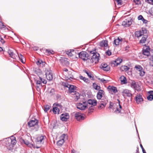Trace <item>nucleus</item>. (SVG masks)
<instances>
[{
  "label": "nucleus",
  "instance_id": "obj_37",
  "mask_svg": "<svg viewBox=\"0 0 153 153\" xmlns=\"http://www.w3.org/2000/svg\"><path fill=\"white\" fill-rule=\"evenodd\" d=\"M23 142H24V143L25 144L27 145L28 146H29L30 147H31L32 146H33V144L30 143L27 140H23Z\"/></svg>",
  "mask_w": 153,
  "mask_h": 153
},
{
  "label": "nucleus",
  "instance_id": "obj_56",
  "mask_svg": "<svg viewBox=\"0 0 153 153\" xmlns=\"http://www.w3.org/2000/svg\"><path fill=\"white\" fill-rule=\"evenodd\" d=\"M54 90L53 89H52L50 91V93L51 94V95H53L54 92Z\"/></svg>",
  "mask_w": 153,
  "mask_h": 153
},
{
  "label": "nucleus",
  "instance_id": "obj_36",
  "mask_svg": "<svg viewBox=\"0 0 153 153\" xmlns=\"http://www.w3.org/2000/svg\"><path fill=\"white\" fill-rule=\"evenodd\" d=\"M80 79H81L83 80L85 82L88 83H89V80L88 78H85L82 76H80L79 77Z\"/></svg>",
  "mask_w": 153,
  "mask_h": 153
},
{
  "label": "nucleus",
  "instance_id": "obj_34",
  "mask_svg": "<svg viewBox=\"0 0 153 153\" xmlns=\"http://www.w3.org/2000/svg\"><path fill=\"white\" fill-rule=\"evenodd\" d=\"M92 86L93 88L96 90L99 91L100 90V86L97 85L96 83H93V84Z\"/></svg>",
  "mask_w": 153,
  "mask_h": 153
},
{
  "label": "nucleus",
  "instance_id": "obj_25",
  "mask_svg": "<svg viewBox=\"0 0 153 153\" xmlns=\"http://www.w3.org/2000/svg\"><path fill=\"white\" fill-rule=\"evenodd\" d=\"M66 76L67 79V80L69 79L71 80L74 78L73 76L71 74V72H69L68 74L66 75Z\"/></svg>",
  "mask_w": 153,
  "mask_h": 153
},
{
  "label": "nucleus",
  "instance_id": "obj_39",
  "mask_svg": "<svg viewBox=\"0 0 153 153\" xmlns=\"http://www.w3.org/2000/svg\"><path fill=\"white\" fill-rule=\"evenodd\" d=\"M45 52L47 53V55H49L50 54H53L54 53V51L52 50L49 49H47L45 51Z\"/></svg>",
  "mask_w": 153,
  "mask_h": 153
},
{
  "label": "nucleus",
  "instance_id": "obj_28",
  "mask_svg": "<svg viewBox=\"0 0 153 153\" xmlns=\"http://www.w3.org/2000/svg\"><path fill=\"white\" fill-rule=\"evenodd\" d=\"M17 55L18 56V57L22 63H24L25 60L24 57L21 54H20V55H19L18 53H17Z\"/></svg>",
  "mask_w": 153,
  "mask_h": 153
},
{
  "label": "nucleus",
  "instance_id": "obj_60",
  "mask_svg": "<svg viewBox=\"0 0 153 153\" xmlns=\"http://www.w3.org/2000/svg\"><path fill=\"white\" fill-rule=\"evenodd\" d=\"M112 103H111L110 102V106L109 107V108H111L112 107Z\"/></svg>",
  "mask_w": 153,
  "mask_h": 153
},
{
  "label": "nucleus",
  "instance_id": "obj_21",
  "mask_svg": "<svg viewBox=\"0 0 153 153\" xmlns=\"http://www.w3.org/2000/svg\"><path fill=\"white\" fill-rule=\"evenodd\" d=\"M122 42V39L119 37H118L117 39H115L114 40V44L116 45H119Z\"/></svg>",
  "mask_w": 153,
  "mask_h": 153
},
{
  "label": "nucleus",
  "instance_id": "obj_61",
  "mask_svg": "<svg viewBox=\"0 0 153 153\" xmlns=\"http://www.w3.org/2000/svg\"><path fill=\"white\" fill-rule=\"evenodd\" d=\"M136 152H137L136 153H139V148H138V147H137V149H136Z\"/></svg>",
  "mask_w": 153,
  "mask_h": 153
},
{
  "label": "nucleus",
  "instance_id": "obj_8",
  "mask_svg": "<svg viewBox=\"0 0 153 153\" xmlns=\"http://www.w3.org/2000/svg\"><path fill=\"white\" fill-rule=\"evenodd\" d=\"M122 93V95L124 97H131L132 96L131 91L127 89H123Z\"/></svg>",
  "mask_w": 153,
  "mask_h": 153
},
{
  "label": "nucleus",
  "instance_id": "obj_18",
  "mask_svg": "<svg viewBox=\"0 0 153 153\" xmlns=\"http://www.w3.org/2000/svg\"><path fill=\"white\" fill-rule=\"evenodd\" d=\"M144 34V32L143 30H142L137 31L135 32L134 35L135 37L139 38Z\"/></svg>",
  "mask_w": 153,
  "mask_h": 153
},
{
  "label": "nucleus",
  "instance_id": "obj_52",
  "mask_svg": "<svg viewBox=\"0 0 153 153\" xmlns=\"http://www.w3.org/2000/svg\"><path fill=\"white\" fill-rule=\"evenodd\" d=\"M66 135L65 134H62L60 137V139H63L65 138V137Z\"/></svg>",
  "mask_w": 153,
  "mask_h": 153
},
{
  "label": "nucleus",
  "instance_id": "obj_57",
  "mask_svg": "<svg viewBox=\"0 0 153 153\" xmlns=\"http://www.w3.org/2000/svg\"><path fill=\"white\" fill-rule=\"evenodd\" d=\"M98 79L100 80L101 82H103L105 81V80L103 78H98Z\"/></svg>",
  "mask_w": 153,
  "mask_h": 153
},
{
  "label": "nucleus",
  "instance_id": "obj_23",
  "mask_svg": "<svg viewBox=\"0 0 153 153\" xmlns=\"http://www.w3.org/2000/svg\"><path fill=\"white\" fill-rule=\"evenodd\" d=\"M97 102L95 100H92L91 99H89L88 101V103L89 105L95 106L97 104Z\"/></svg>",
  "mask_w": 153,
  "mask_h": 153
},
{
  "label": "nucleus",
  "instance_id": "obj_40",
  "mask_svg": "<svg viewBox=\"0 0 153 153\" xmlns=\"http://www.w3.org/2000/svg\"><path fill=\"white\" fill-rule=\"evenodd\" d=\"M45 64V62L42 61V60H39L36 62V64L38 65H44Z\"/></svg>",
  "mask_w": 153,
  "mask_h": 153
},
{
  "label": "nucleus",
  "instance_id": "obj_26",
  "mask_svg": "<svg viewBox=\"0 0 153 153\" xmlns=\"http://www.w3.org/2000/svg\"><path fill=\"white\" fill-rule=\"evenodd\" d=\"M83 72L85 73H86L88 76L91 79L93 80L94 79V77L93 75L91 74V73L87 71L86 70H83Z\"/></svg>",
  "mask_w": 153,
  "mask_h": 153
},
{
  "label": "nucleus",
  "instance_id": "obj_32",
  "mask_svg": "<svg viewBox=\"0 0 153 153\" xmlns=\"http://www.w3.org/2000/svg\"><path fill=\"white\" fill-rule=\"evenodd\" d=\"M122 61V59L120 58L117 59L114 62L115 65H116L117 66L119 65Z\"/></svg>",
  "mask_w": 153,
  "mask_h": 153
},
{
  "label": "nucleus",
  "instance_id": "obj_64",
  "mask_svg": "<svg viewBox=\"0 0 153 153\" xmlns=\"http://www.w3.org/2000/svg\"><path fill=\"white\" fill-rule=\"evenodd\" d=\"M107 42H108L106 40V43H105V44H106V47L107 46H108V43Z\"/></svg>",
  "mask_w": 153,
  "mask_h": 153
},
{
  "label": "nucleus",
  "instance_id": "obj_2",
  "mask_svg": "<svg viewBox=\"0 0 153 153\" xmlns=\"http://www.w3.org/2000/svg\"><path fill=\"white\" fill-rule=\"evenodd\" d=\"M99 53L96 52L95 50L90 51L89 53V62L92 63L94 62L95 64L97 63L99 59Z\"/></svg>",
  "mask_w": 153,
  "mask_h": 153
},
{
  "label": "nucleus",
  "instance_id": "obj_6",
  "mask_svg": "<svg viewBox=\"0 0 153 153\" xmlns=\"http://www.w3.org/2000/svg\"><path fill=\"white\" fill-rule=\"evenodd\" d=\"M131 86L135 90L137 91H140L141 90V86L139 85L137 83H136L133 80H131Z\"/></svg>",
  "mask_w": 153,
  "mask_h": 153
},
{
  "label": "nucleus",
  "instance_id": "obj_53",
  "mask_svg": "<svg viewBox=\"0 0 153 153\" xmlns=\"http://www.w3.org/2000/svg\"><path fill=\"white\" fill-rule=\"evenodd\" d=\"M0 42H1V43L3 44L5 43V41L4 40V39H2V38L0 37Z\"/></svg>",
  "mask_w": 153,
  "mask_h": 153
},
{
  "label": "nucleus",
  "instance_id": "obj_5",
  "mask_svg": "<svg viewBox=\"0 0 153 153\" xmlns=\"http://www.w3.org/2000/svg\"><path fill=\"white\" fill-rule=\"evenodd\" d=\"M78 56L79 58L82 59L83 60H89V54H88L85 51H82L80 52L78 54Z\"/></svg>",
  "mask_w": 153,
  "mask_h": 153
},
{
  "label": "nucleus",
  "instance_id": "obj_46",
  "mask_svg": "<svg viewBox=\"0 0 153 153\" xmlns=\"http://www.w3.org/2000/svg\"><path fill=\"white\" fill-rule=\"evenodd\" d=\"M149 4L153 5V0H145Z\"/></svg>",
  "mask_w": 153,
  "mask_h": 153
},
{
  "label": "nucleus",
  "instance_id": "obj_48",
  "mask_svg": "<svg viewBox=\"0 0 153 153\" xmlns=\"http://www.w3.org/2000/svg\"><path fill=\"white\" fill-rule=\"evenodd\" d=\"M5 26L4 25L3 23L1 22H0V28H3L5 27Z\"/></svg>",
  "mask_w": 153,
  "mask_h": 153
},
{
  "label": "nucleus",
  "instance_id": "obj_35",
  "mask_svg": "<svg viewBox=\"0 0 153 153\" xmlns=\"http://www.w3.org/2000/svg\"><path fill=\"white\" fill-rule=\"evenodd\" d=\"M64 142V140L63 139H60V140H59L58 141L57 143V145L59 146H61L63 144V143Z\"/></svg>",
  "mask_w": 153,
  "mask_h": 153
},
{
  "label": "nucleus",
  "instance_id": "obj_7",
  "mask_svg": "<svg viewBox=\"0 0 153 153\" xmlns=\"http://www.w3.org/2000/svg\"><path fill=\"white\" fill-rule=\"evenodd\" d=\"M75 118L77 120L80 121L85 118V115L79 112H76L74 114Z\"/></svg>",
  "mask_w": 153,
  "mask_h": 153
},
{
  "label": "nucleus",
  "instance_id": "obj_17",
  "mask_svg": "<svg viewBox=\"0 0 153 153\" xmlns=\"http://www.w3.org/2000/svg\"><path fill=\"white\" fill-rule=\"evenodd\" d=\"M38 121L37 120H31L28 122V125L30 127L34 126L38 124Z\"/></svg>",
  "mask_w": 153,
  "mask_h": 153
},
{
  "label": "nucleus",
  "instance_id": "obj_22",
  "mask_svg": "<svg viewBox=\"0 0 153 153\" xmlns=\"http://www.w3.org/2000/svg\"><path fill=\"white\" fill-rule=\"evenodd\" d=\"M104 92V91L102 90H100L98 92L97 94V99H100L102 96V94Z\"/></svg>",
  "mask_w": 153,
  "mask_h": 153
},
{
  "label": "nucleus",
  "instance_id": "obj_24",
  "mask_svg": "<svg viewBox=\"0 0 153 153\" xmlns=\"http://www.w3.org/2000/svg\"><path fill=\"white\" fill-rule=\"evenodd\" d=\"M120 80L122 84H125L127 83L126 78L123 76H122L120 77Z\"/></svg>",
  "mask_w": 153,
  "mask_h": 153
},
{
  "label": "nucleus",
  "instance_id": "obj_9",
  "mask_svg": "<svg viewBox=\"0 0 153 153\" xmlns=\"http://www.w3.org/2000/svg\"><path fill=\"white\" fill-rule=\"evenodd\" d=\"M64 85L65 87L68 88V90L70 93H71L74 92L76 88V86L70 85L68 83H65Z\"/></svg>",
  "mask_w": 153,
  "mask_h": 153
},
{
  "label": "nucleus",
  "instance_id": "obj_47",
  "mask_svg": "<svg viewBox=\"0 0 153 153\" xmlns=\"http://www.w3.org/2000/svg\"><path fill=\"white\" fill-rule=\"evenodd\" d=\"M105 64H102L100 66V68L102 69L104 71H105Z\"/></svg>",
  "mask_w": 153,
  "mask_h": 153
},
{
  "label": "nucleus",
  "instance_id": "obj_3",
  "mask_svg": "<svg viewBox=\"0 0 153 153\" xmlns=\"http://www.w3.org/2000/svg\"><path fill=\"white\" fill-rule=\"evenodd\" d=\"M39 80H37L36 81V88L38 91H40L41 88H42V83L44 84H46L47 81L46 80L43 79L41 77H39Z\"/></svg>",
  "mask_w": 153,
  "mask_h": 153
},
{
  "label": "nucleus",
  "instance_id": "obj_43",
  "mask_svg": "<svg viewBox=\"0 0 153 153\" xmlns=\"http://www.w3.org/2000/svg\"><path fill=\"white\" fill-rule=\"evenodd\" d=\"M139 72V74L140 76H143L145 75V72L143 69L141 70V71H140Z\"/></svg>",
  "mask_w": 153,
  "mask_h": 153
},
{
  "label": "nucleus",
  "instance_id": "obj_58",
  "mask_svg": "<svg viewBox=\"0 0 153 153\" xmlns=\"http://www.w3.org/2000/svg\"><path fill=\"white\" fill-rule=\"evenodd\" d=\"M142 20L143 23L145 24L147 23L148 22V21L146 20L144 18H143V19H142Z\"/></svg>",
  "mask_w": 153,
  "mask_h": 153
},
{
  "label": "nucleus",
  "instance_id": "obj_62",
  "mask_svg": "<svg viewBox=\"0 0 153 153\" xmlns=\"http://www.w3.org/2000/svg\"><path fill=\"white\" fill-rule=\"evenodd\" d=\"M140 147L141 148L142 150H143V149H144L143 147V146L141 144H140Z\"/></svg>",
  "mask_w": 153,
  "mask_h": 153
},
{
  "label": "nucleus",
  "instance_id": "obj_41",
  "mask_svg": "<svg viewBox=\"0 0 153 153\" xmlns=\"http://www.w3.org/2000/svg\"><path fill=\"white\" fill-rule=\"evenodd\" d=\"M135 68H136L137 71H141V70L143 69L142 67L140 65H136Z\"/></svg>",
  "mask_w": 153,
  "mask_h": 153
},
{
  "label": "nucleus",
  "instance_id": "obj_42",
  "mask_svg": "<svg viewBox=\"0 0 153 153\" xmlns=\"http://www.w3.org/2000/svg\"><path fill=\"white\" fill-rule=\"evenodd\" d=\"M133 1L137 5L141 4L140 0H133Z\"/></svg>",
  "mask_w": 153,
  "mask_h": 153
},
{
  "label": "nucleus",
  "instance_id": "obj_14",
  "mask_svg": "<svg viewBox=\"0 0 153 153\" xmlns=\"http://www.w3.org/2000/svg\"><path fill=\"white\" fill-rule=\"evenodd\" d=\"M108 91L110 93H112V92L115 93L117 92V88L115 87L109 86L107 88Z\"/></svg>",
  "mask_w": 153,
  "mask_h": 153
},
{
  "label": "nucleus",
  "instance_id": "obj_59",
  "mask_svg": "<svg viewBox=\"0 0 153 153\" xmlns=\"http://www.w3.org/2000/svg\"><path fill=\"white\" fill-rule=\"evenodd\" d=\"M67 53L68 54L69 56H72V54L71 52L69 53L68 52Z\"/></svg>",
  "mask_w": 153,
  "mask_h": 153
},
{
  "label": "nucleus",
  "instance_id": "obj_16",
  "mask_svg": "<svg viewBox=\"0 0 153 153\" xmlns=\"http://www.w3.org/2000/svg\"><path fill=\"white\" fill-rule=\"evenodd\" d=\"M135 100L137 103H140L143 101L142 95L141 94H137L135 97Z\"/></svg>",
  "mask_w": 153,
  "mask_h": 153
},
{
  "label": "nucleus",
  "instance_id": "obj_4",
  "mask_svg": "<svg viewBox=\"0 0 153 153\" xmlns=\"http://www.w3.org/2000/svg\"><path fill=\"white\" fill-rule=\"evenodd\" d=\"M45 72L47 79L49 81L52 80L53 79V74L50 68H46Z\"/></svg>",
  "mask_w": 153,
  "mask_h": 153
},
{
  "label": "nucleus",
  "instance_id": "obj_15",
  "mask_svg": "<svg viewBox=\"0 0 153 153\" xmlns=\"http://www.w3.org/2000/svg\"><path fill=\"white\" fill-rule=\"evenodd\" d=\"M7 52L10 56L13 59H16L17 57V53L16 54L12 50L9 49Z\"/></svg>",
  "mask_w": 153,
  "mask_h": 153
},
{
  "label": "nucleus",
  "instance_id": "obj_10",
  "mask_svg": "<svg viewBox=\"0 0 153 153\" xmlns=\"http://www.w3.org/2000/svg\"><path fill=\"white\" fill-rule=\"evenodd\" d=\"M69 115L67 113H65L61 114L60 116V119L63 121H66L69 118Z\"/></svg>",
  "mask_w": 153,
  "mask_h": 153
},
{
  "label": "nucleus",
  "instance_id": "obj_63",
  "mask_svg": "<svg viewBox=\"0 0 153 153\" xmlns=\"http://www.w3.org/2000/svg\"><path fill=\"white\" fill-rule=\"evenodd\" d=\"M142 151H143V153H146V152L144 149H143L142 150Z\"/></svg>",
  "mask_w": 153,
  "mask_h": 153
},
{
  "label": "nucleus",
  "instance_id": "obj_31",
  "mask_svg": "<svg viewBox=\"0 0 153 153\" xmlns=\"http://www.w3.org/2000/svg\"><path fill=\"white\" fill-rule=\"evenodd\" d=\"M75 95L74 96V97L75 101H77L80 98V94L78 92L75 91Z\"/></svg>",
  "mask_w": 153,
  "mask_h": 153
},
{
  "label": "nucleus",
  "instance_id": "obj_50",
  "mask_svg": "<svg viewBox=\"0 0 153 153\" xmlns=\"http://www.w3.org/2000/svg\"><path fill=\"white\" fill-rule=\"evenodd\" d=\"M115 1L118 4L120 5L121 4L122 2V0H115Z\"/></svg>",
  "mask_w": 153,
  "mask_h": 153
},
{
  "label": "nucleus",
  "instance_id": "obj_27",
  "mask_svg": "<svg viewBox=\"0 0 153 153\" xmlns=\"http://www.w3.org/2000/svg\"><path fill=\"white\" fill-rule=\"evenodd\" d=\"M149 93L150 94L147 97V99L149 100H152L153 99V91H149Z\"/></svg>",
  "mask_w": 153,
  "mask_h": 153
},
{
  "label": "nucleus",
  "instance_id": "obj_12",
  "mask_svg": "<svg viewBox=\"0 0 153 153\" xmlns=\"http://www.w3.org/2000/svg\"><path fill=\"white\" fill-rule=\"evenodd\" d=\"M87 103L85 102H83L82 103H79L77 105V108L82 110H84L87 106Z\"/></svg>",
  "mask_w": 153,
  "mask_h": 153
},
{
  "label": "nucleus",
  "instance_id": "obj_19",
  "mask_svg": "<svg viewBox=\"0 0 153 153\" xmlns=\"http://www.w3.org/2000/svg\"><path fill=\"white\" fill-rule=\"evenodd\" d=\"M46 137L45 136L39 137L37 138V141L40 143H43L44 142V139Z\"/></svg>",
  "mask_w": 153,
  "mask_h": 153
},
{
  "label": "nucleus",
  "instance_id": "obj_51",
  "mask_svg": "<svg viewBox=\"0 0 153 153\" xmlns=\"http://www.w3.org/2000/svg\"><path fill=\"white\" fill-rule=\"evenodd\" d=\"M143 16L142 15H140L138 16L137 19L138 20H142V19H143Z\"/></svg>",
  "mask_w": 153,
  "mask_h": 153
},
{
  "label": "nucleus",
  "instance_id": "obj_11",
  "mask_svg": "<svg viewBox=\"0 0 153 153\" xmlns=\"http://www.w3.org/2000/svg\"><path fill=\"white\" fill-rule=\"evenodd\" d=\"M132 20L131 19H128L125 20L122 22V25L128 27L131 25L132 24Z\"/></svg>",
  "mask_w": 153,
  "mask_h": 153
},
{
  "label": "nucleus",
  "instance_id": "obj_29",
  "mask_svg": "<svg viewBox=\"0 0 153 153\" xmlns=\"http://www.w3.org/2000/svg\"><path fill=\"white\" fill-rule=\"evenodd\" d=\"M149 58L150 60L149 62V65L153 67V55L149 56Z\"/></svg>",
  "mask_w": 153,
  "mask_h": 153
},
{
  "label": "nucleus",
  "instance_id": "obj_54",
  "mask_svg": "<svg viewBox=\"0 0 153 153\" xmlns=\"http://www.w3.org/2000/svg\"><path fill=\"white\" fill-rule=\"evenodd\" d=\"M110 67L108 65H107L106 66V71H108L110 69Z\"/></svg>",
  "mask_w": 153,
  "mask_h": 153
},
{
  "label": "nucleus",
  "instance_id": "obj_49",
  "mask_svg": "<svg viewBox=\"0 0 153 153\" xmlns=\"http://www.w3.org/2000/svg\"><path fill=\"white\" fill-rule=\"evenodd\" d=\"M149 12L151 15L153 16V7L149 10Z\"/></svg>",
  "mask_w": 153,
  "mask_h": 153
},
{
  "label": "nucleus",
  "instance_id": "obj_44",
  "mask_svg": "<svg viewBox=\"0 0 153 153\" xmlns=\"http://www.w3.org/2000/svg\"><path fill=\"white\" fill-rule=\"evenodd\" d=\"M100 45L101 47L105 46V40L101 41L100 43Z\"/></svg>",
  "mask_w": 153,
  "mask_h": 153
},
{
  "label": "nucleus",
  "instance_id": "obj_55",
  "mask_svg": "<svg viewBox=\"0 0 153 153\" xmlns=\"http://www.w3.org/2000/svg\"><path fill=\"white\" fill-rule=\"evenodd\" d=\"M104 107V104L103 103H101L100 104V106H99L98 107V108H102Z\"/></svg>",
  "mask_w": 153,
  "mask_h": 153
},
{
  "label": "nucleus",
  "instance_id": "obj_33",
  "mask_svg": "<svg viewBox=\"0 0 153 153\" xmlns=\"http://www.w3.org/2000/svg\"><path fill=\"white\" fill-rule=\"evenodd\" d=\"M52 111L54 114H56L57 113L59 114V109L57 107H55L53 108Z\"/></svg>",
  "mask_w": 153,
  "mask_h": 153
},
{
  "label": "nucleus",
  "instance_id": "obj_1",
  "mask_svg": "<svg viewBox=\"0 0 153 153\" xmlns=\"http://www.w3.org/2000/svg\"><path fill=\"white\" fill-rule=\"evenodd\" d=\"M16 141L15 137H11V138H8L5 141L6 146L9 150H13L14 146L16 144Z\"/></svg>",
  "mask_w": 153,
  "mask_h": 153
},
{
  "label": "nucleus",
  "instance_id": "obj_20",
  "mask_svg": "<svg viewBox=\"0 0 153 153\" xmlns=\"http://www.w3.org/2000/svg\"><path fill=\"white\" fill-rule=\"evenodd\" d=\"M148 37V36L146 34H144L143 35L142 39L140 41V43L141 44L145 43L146 41V39Z\"/></svg>",
  "mask_w": 153,
  "mask_h": 153
},
{
  "label": "nucleus",
  "instance_id": "obj_30",
  "mask_svg": "<svg viewBox=\"0 0 153 153\" xmlns=\"http://www.w3.org/2000/svg\"><path fill=\"white\" fill-rule=\"evenodd\" d=\"M129 68L127 66L123 65L120 68V70L122 71H128Z\"/></svg>",
  "mask_w": 153,
  "mask_h": 153
},
{
  "label": "nucleus",
  "instance_id": "obj_38",
  "mask_svg": "<svg viewBox=\"0 0 153 153\" xmlns=\"http://www.w3.org/2000/svg\"><path fill=\"white\" fill-rule=\"evenodd\" d=\"M51 108V106L49 105H47L44 106V110L45 112H47Z\"/></svg>",
  "mask_w": 153,
  "mask_h": 153
},
{
  "label": "nucleus",
  "instance_id": "obj_13",
  "mask_svg": "<svg viewBox=\"0 0 153 153\" xmlns=\"http://www.w3.org/2000/svg\"><path fill=\"white\" fill-rule=\"evenodd\" d=\"M150 48L149 46L143 48V54L146 56H149V55H150Z\"/></svg>",
  "mask_w": 153,
  "mask_h": 153
},
{
  "label": "nucleus",
  "instance_id": "obj_45",
  "mask_svg": "<svg viewBox=\"0 0 153 153\" xmlns=\"http://www.w3.org/2000/svg\"><path fill=\"white\" fill-rule=\"evenodd\" d=\"M111 51L108 50L106 52V54L108 56H110L111 54Z\"/></svg>",
  "mask_w": 153,
  "mask_h": 153
}]
</instances>
